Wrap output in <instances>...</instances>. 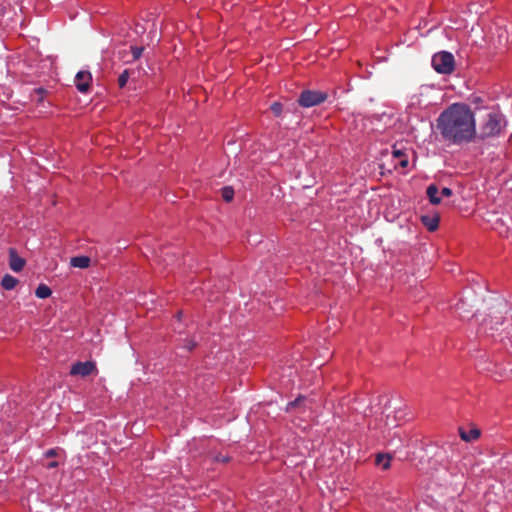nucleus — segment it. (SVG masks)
Listing matches in <instances>:
<instances>
[{
	"label": "nucleus",
	"instance_id": "obj_22",
	"mask_svg": "<svg viewBox=\"0 0 512 512\" xmlns=\"http://www.w3.org/2000/svg\"><path fill=\"white\" fill-rule=\"evenodd\" d=\"M396 165H400V166H401V167H403V168L407 167V165H408V158H407V156H406V157H403L402 159H399V160L397 161V164H396Z\"/></svg>",
	"mask_w": 512,
	"mask_h": 512
},
{
	"label": "nucleus",
	"instance_id": "obj_20",
	"mask_svg": "<svg viewBox=\"0 0 512 512\" xmlns=\"http://www.w3.org/2000/svg\"><path fill=\"white\" fill-rule=\"evenodd\" d=\"M392 155L393 158L397 161L403 157H406V155L401 150H393Z\"/></svg>",
	"mask_w": 512,
	"mask_h": 512
},
{
	"label": "nucleus",
	"instance_id": "obj_19",
	"mask_svg": "<svg viewBox=\"0 0 512 512\" xmlns=\"http://www.w3.org/2000/svg\"><path fill=\"white\" fill-rule=\"evenodd\" d=\"M270 109L274 115L279 116L282 112V105L279 102H275L270 106Z\"/></svg>",
	"mask_w": 512,
	"mask_h": 512
},
{
	"label": "nucleus",
	"instance_id": "obj_6",
	"mask_svg": "<svg viewBox=\"0 0 512 512\" xmlns=\"http://www.w3.org/2000/svg\"><path fill=\"white\" fill-rule=\"evenodd\" d=\"M92 81V76L89 71H79L75 77V85L77 89L82 92H88Z\"/></svg>",
	"mask_w": 512,
	"mask_h": 512
},
{
	"label": "nucleus",
	"instance_id": "obj_17",
	"mask_svg": "<svg viewBox=\"0 0 512 512\" xmlns=\"http://www.w3.org/2000/svg\"><path fill=\"white\" fill-rule=\"evenodd\" d=\"M234 191L231 187H225L222 189V197L226 202H230L233 199Z\"/></svg>",
	"mask_w": 512,
	"mask_h": 512
},
{
	"label": "nucleus",
	"instance_id": "obj_9",
	"mask_svg": "<svg viewBox=\"0 0 512 512\" xmlns=\"http://www.w3.org/2000/svg\"><path fill=\"white\" fill-rule=\"evenodd\" d=\"M440 217L437 213L432 215H422L421 223L427 228L428 231L433 232L439 226Z\"/></svg>",
	"mask_w": 512,
	"mask_h": 512
},
{
	"label": "nucleus",
	"instance_id": "obj_13",
	"mask_svg": "<svg viewBox=\"0 0 512 512\" xmlns=\"http://www.w3.org/2000/svg\"><path fill=\"white\" fill-rule=\"evenodd\" d=\"M426 193L429 198V201L432 204L437 205L441 202V198L438 196L439 191L436 185L432 184L428 186Z\"/></svg>",
	"mask_w": 512,
	"mask_h": 512
},
{
	"label": "nucleus",
	"instance_id": "obj_3",
	"mask_svg": "<svg viewBox=\"0 0 512 512\" xmlns=\"http://www.w3.org/2000/svg\"><path fill=\"white\" fill-rule=\"evenodd\" d=\"M432 66L442 74H450L454 69V56L446 51L436 53L432 58Z\"/></svg>",
	"mask_w": 512,
	"mask_h": 512
},
{
	"label": "nucleus",
	"instance_id": "obj_2",
	"mask_svg": "<svg viewBox=\"0 0 512 512\" xmlns=\"http://www.w3.org/2000/svg\"><path fill=\"white\" fill-rule=\"evenodd\" d=\"M504 127V119L498 112H489L480 125L477 138L486 139L498 135Z\"/></svg>",
	"mask_w": 512,
	"mask_h": 512
},
{
	"label": "nucleus",
	"instance_id": "obj_24",
	"mask_svg": "<svg viewBox=\"0 0 512 512\" xmlns=\"http://www.w3.org/2000/svg\"><path fill=\"white\" fill-rule=\"evenodd\" d=\"M56 454H57V453H56V450H55V449H50V450H48V451L46 452V456H47V457H54V456H56Z\"/></svg>",
	"mask_w": 512,
	"mask_h": 512
},
{
	"label": "nucleus",
	"instance_id": "obj_14",
	"mask_svg": "<svg viewBox=\"0 0 512 512\" xmlns=\"http://www.w3.org/2000/svg\"><path fill=\"white\" fill-rule=\"evenodd\" d=\"M51 294V289L45 284H40L35 290V295L40 299H46L50 297Z\"/></svg>",
	"mask_w": 512,
	"mask_h": 512
},
{
	"label": "nucleus",
	"instance_id": "obj_16",
	"mask_svg": "<svg viewBox=\"0 0 512 512\" xmlns=\"http://www.w3.org/2000/svg\"><path fill=\"white\" fill-rule=\"evenodd\" d=\"M307 402H308V401H307V399H306V398H304V397H299V398H297L295 401L290 402V403L288 404V406H287V411H292L294 408H297V407H299V406H301V405H303V406H305V407H306V406H307Z\"/></svg>",
	"mask_w": 512,
	"mask_h": 512
},
{
	"label": "nucleus",
	"instance_id": "obj_21",
	"mask_svg": "<svg viewBox=\"0 0 512 512\" xmlns=\"http://www.w3.org/2000/svg\"><path fill=\"white\" fill-rule=\"evenodd\" d=\"M441 196L443 197H450L452 195V191L450 188H447V187H444L442 190H441Z\"/></svg>",
	"mask_w": 512,
	"mask_h": 512
},
{
	"label": "nucleus",
	"instance_id": "obj_5",
	"mask_svg": "<svg viewBox=\"0 0 512 512\" xmlns=\"http://www.w3.org/2000/svg\"><path fill=\"white\" fill-rule=\"evenodd\" d=\"M97 373L96 364L91 361L77 362L71 367V375H79L82 377Z\"/></svg>",
	"mask_w": 512,
	"mask_h": 512
},
{
	"label": "nucleus",
	"instance_id": "obj_25",
	"mask_svg": "<svg viewBox=\"0 0 512 512\" xmlns=\"http://www.w3.org/2000/svg\"><path fill=\"white\" fill-rule=\"evenodd\" d=\"M57 466H58V463H57V462H55V461H53V462H51V463H49V464H48V467H49V468H55V467H57Z\"/></svg>",
	"mask_w": 512,
	"mask_h": 512
},
{
	"label": "nucleus",
	"instance_id": "obj_1",
	"mask_svg": "<svg viewBox=\"0 0 512 512\" xmlns=\"http://www.w3.org/2000/svg\"><path fill=\"white\" fill-rule=\"evenodd\" d=\"M436 127L442 139L454 145L477 139L475 114L465 103H453L445 108L436 119Z\"/></svg>",
	"mask_w": 512,
	"mask_h": 512
},
{
	"label": "nucleus",
	"instance_id": "obj_11",
	"mask_svg": "<svg viewBox=\"0 0 512 512\" xmlns=\"http://www.w3.org/2000/svg\"><path fill=\"white\" fill-rule=\"evenodd\" d=\"M70 265L75 268H88L90 265V258L87 256L72 257L70 260Z\"/></svg>",
	"mask_w": 512,
	"mask_h": 512
},
{
	"label": "nucleus",
	"instance_id": "obj_7",
	"mask_svg": "<svg viewBox=\"0 0 512 512\" xmlns=\"http://www.w3.org/2000/svg\"><path fill=\"white\" fill-rule=\"evenodd\" d=\"M9 267L14 272H21L26 265L24 258L20 257L14 248L9 249Z\"/></svg>",
	"mask_w": 512,
	"mask_h": 512
},
{
	"label": "nucleus",
	"instance_id": "obj_4",
	"mask_svg": "<svg viewBox=\"0 0 512 512\" xmlns=\"http://www.w3.org/2000/svg\"><path fill=\"white\" fill-rule=\"evenodd\" d=\"M326 98V93L306 90L301 93L298 102L302 107H312L321 104Z\"/></svg>",
	"mask_w": 512,
	"mask_h": 512
},
{
	"label": "nucleus",
	"instance_id": "obj_8",
	"mask_svg": "<svg viewBox=\"0 0 512 512\" xmlns=\"http://www.w3.org/2000/svg\"><path fill=\"white\" fill-rule=\"evenodd\" d=\"M493 229L502 237L512 239V227H510L506 220L498 218L493 224Z\"/></svg>",
	"mask_w": 512,
	"mask_h": 512
},
{
	"label": "nucleus",
	"instance_id": "obj_18",
	"mask_svg": "<svg viewBox=\"0 0 512 512\" xmlns=\"http://www.w3.org/2000/svg\"><path fill=\"white\" fill-rule=\"evenodd\" d=\"M128 79H129V72H128V70H125L120 74V76L118 78L119 87L123 88L127 84Z\"/></svg>",
	"mask_w": 512,
	"mask_h": 512
},
{
	"label": "nucleus",
	"instance_id": "obj_23",
	"mask_svg": "<svg viewBox=\"0 0 512 512\" xmlns=\"http://www.w3.org/2000/svg\"><path fill=\"white\" fill-rule=\"evenodd\" d=\"M142 48H139V47H135L133 48L132 52H133V55H134V58L137 59L141 56V53H142Z\"/></svg>",
	"mask_w": 512,
	"mask_h": 512
},
{
	"label": "nucleus",
	"instance_id": "obj_10",
	"mask_svg": "<svg viewBox=\"0 0 512 512\" xmlns=\"http://www.w3.org/2000/svg\"><path fill=\"white\" fill-rule=\"evenodd\" d=\"M460 437L466 442H472L480 437V430L477 428H471L469 430L460 429Z\"/></svg>",
	"mask_w": 512,
	"mask_h": 512
},
{
	"label": "nucleus",
	"instance_id": "obj_15",
	"mask_svg": "<svg viewBox=\"0 0 512 512\" xmlns=\"http://www.w3.org/2000/svg\"><path fill=\"white\" fill-rule=\"evenodd\" d=\"M376 464L381 466L382 469L387 470L391 465V457L389 455L378 454L376 456Z\"/></svg>",
	"mask_w": 512,
	"mask_h": 512
},
{
	"label": "nucleus",
	"instance_id": "obj_12",
	"mask_svg": "<svg viewBox=\"0 0 512 512\" xmlns=\"http://www.w3.org/2000/svg\"><path fill=\"white\" fill-rule=\"evenodd\" d=\"M19 283V280L10 274H5L1 280V286L5 290H13Z\"/></svg>",
	"mask_w": 512,
	"mask_h": 512
}]
</instances>
